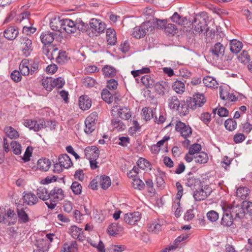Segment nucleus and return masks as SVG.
<instances>
[{"label":"nucleus","instance_id":"f257e3e1","mask_svg":"<svg viewBox=\"0 0 252 252\" xmlns=\"http://www.w3.org/2000/svg\"><path fill=\"white\" fill-rule=\"evenodd\" d=\"M64 192L62 188L54 187L50 191L49 200L45 202V204L49 209H54L58 203L64 199Z\"/></svg>","mask_w":252,"mask_h":252},{"label":"nucleus","instance_id":"f03ea898","mask_svg":"<svg viewBox=\"0 0 252 252\" xmlns=\"http://www.w3.org/2000/svg\"><path fill=\"white\" fill-rule=\"evenodd\" d=\"M105 29V24L103 22L100 20L92 19L89 22L88 27L89 34L90 35V32H92V34L97 35L103 32Z\"/></svg>","mask_w":252,"mask_h":252},{"label":"nucleus","instance_id":"7ed1b4c3","mask_svg":"<svg viewBox=\"0 0 252 252\" xmlns=\"http://www.w3.org/2000/svg\"><path fill=\"white\" fill-rule=\"evenodd\" d=\"M214 36H216V38L218 39V41L211 48L210 52L213 56V58L218 60L219 58H221L223 56L225 47L222 43V39L220 41H219L220 38V35L219 34H214Z\"/></svg>","mask_w":252,"mask_h":252},{"label":"nucleus","instance_id":"20e7f679","mask_svg":"<svg viewBox=\"0 0 252 252\" xmlns=\"http://www.w3.org/2000/svg\"><path fill=\"white\" fill-rule=\"evenodd\" d=\"M152 30L149 22H146L142 23L139 27H136L133 28L132 35L136 38H140L144 37L149 32V29Z\"/></svg>","mask_w":252,"mask_h":252},{"label":"nucleus","instance_id":"39448f33","mask_svg":"<svg viewBox=\"0 0 252 252\" xmlns=\"http://www.w3.org/2000/svg\"><path fill=\"white\" fill-rule=\"evenodd\" d=\"M19 43L23 54L26 56H29L32 51V39L27 36H22L20 37Z\"/></svg>","mask_w":252,"mask_h":252},{"label":"nucleus","instance_id":"423d86ee","mask_svg":"<svg viewBox=\"0 0 252 252\" xmlns=\"http://www.w3.org/2000/svg\"><path fill=\"white\" fill-rule=\"evenodd\" d=\"M97 120V114L92 113L85 120V128L84 131L87 134L91 133L96 127V121Z\"/></svg>","mask_w":252,"mask_h":252},{"label":"nucleus","instance_id":"0eeeda50","mask_svg":"<svg viewBox=\"0 0 252 252\" xmlns=\"http://www.w3.org/2000/svg\"><path fill=\"white\" fill-rule=\"evenodd\" d=\"M175 124L176 130L179 132L183 137L186 139L191 136L192 129L189 125H187L180 121H177Z\"/></svg>","mask_w":252,"mask_h":252},{"label":"nucleus","instance_id":"6e6552de","mask_svg":"<svg viewBox=\"0 0 252 252\" xmlns=\"http://www.w3.org/2000/svg\"><path fill=\"white\" fill-rule=\"evenodd\" d=\"M59 164H56L55 167H59L60 169H57L58 172H60L62 170V167L68 168L71 167L73 163L67 154H63L59 157Z\"/></svg>","mask_w":252,"mask_h":252},{"label":"nucleus","instance_id":"1a4fd4ad","mask_svg":"<svg viewBox=\"0 0 252 252\" xmlns=\"http://www.w3.org/2000/svg\"><path fill=\"white\" fill-rule=\"evenodd\" d=\"M193 197L196 201H201L206 198L211 193V189L208 187H202L198 190L195 188Z\"/></svg>","mask_w":252,"mask_h":252},{"label":"nucleus","instance_id":"9d476101","mask_svg":"<svg viewBox=\"0 0 252 252\" xmlns=\"http://www.w3.org/2000/svg\"><path fill=\"white\" fill-rule=\"evenodd\" d=\"M206 102L204 96L202 94H197L193 96L188 104V106L192 110L195 109L197 107H201Z\"/></svg>","mask_w":252,"mask_h":252},{"label":"nucleus","instance_id":"9b49d317","mask_svg":"<svg viewBox=\"0 0 252 252\" xmlns=\"http://www.w3.org/2000/svg\"><path fill=\"white\" fill-rule=\"evenodd\" d=\"M206 22L204 18L198 16L194 18L192 27L196 33H200L206 30Z\"/></svg>","mask_w":252,"mask_h":252},{"label":"nucleus","instance_id":"f8f14e48","mask_svg":"<svg viewBox=\"0 0 252 252\" xmlns=\"http://www.w3.org/2000/svg\"><path fill=\"white\" fill-rule=\"evenodd\" d=\"M140 219L141 215L138 212L127 213L124 216V220L125 222L130 225L135 224Z\"/></svg>","mask_w":252,"mask_h":252},{"label":"nucleus","instance_id":"ddd939ff","mask_svg":"<svg viewBox=\"0 0 252 252\" xmlns=\"http://www.w3.org/2000/svg\"><path fill=\"white\" fill-rule=\"evenodd\" d=\"M227 208L229 209V212L233 215H235V217L240 219L244 216L245 213V209L242 206L237 205H230L228 206Z\"/></svg>","mask_w":252,"mask_h":252},{"label":"nucleus","instance_id":"4468645a","mask_svg":"<svg viewBox=\"0 0 252 252\" xmlns=\"http://www.w3.org/2000/svg\"><path fill=\"white\" fill-rule=\"evenodd\" d=\"M69 233L73 238L77 239L79 241H83L85 237L83 235L82 229L75 225L71 226L69 229Z\"/></svg>","mask_w":252,"mask_h":252},{"label":"nucleus","instance_id":"2eb2a0df","mask_svg":"<svg viewBox=\"0 0 252 252\" xmlns=\"http://www.w3.org/2000/svg\"><path fill=\"white\" fill-rule=\"evenodd\" d=\"M64 31L68 33L75 32L76 28L74 22L68 19L63 20L62 32Z\"/></svg>","mask_w":252,"mask_h":252},{"label":"nucleus","instance_id":"dca6fc26","mask_svg":"<svg viewBox=\"0 0 252 252\" xmlns=\"http://www.w3.org/2000/svg\"><path fill=\"white\" fill-rule=\"evenodd\" d=\"M84 153L85 156L89 160L97 159L99 155V151L95 146L87 147L84 150Z\"/></svg>","mask_w":252,"mask_h":252},{"label":"nucleus","instance_id":"f3484780","mask_svg":"<svg viewBox=\"0 0 252 252\" xmlns=\"http://www.w3.org/2000/svg\"><path fill=\"white\" fill-rule=\"evenodd\" d=\"M118 112V116L122 119L127 120L131 117V113L130 109L125 106H116L114 107Z\"/></svg>","mask_w":252,"mask_h":252},{"label":"nucleus","instance_id":"a211bd4d","mask_svg":"<svg viewBox=\"0 0 252 252\" xmlns=\"http://www.w3.org/2000/svg\"><path fill=\"white\" fill-rule=\"evenodd\" d=\"M16 215L14 211L9 209L2 216V222L8 225L14 224L16 221Z\"/></svg>","mask_w":252,"mask_h":252},{"label":"nucleus","instance_id":"6ab92c4d","mask_svg":"<svg viewBox=\"0 0 252 252\" xmlns=\"http://www.w3.org/2000/svg\"><path fill=\"white\" fill-rule=\"evenodd\" d=\"M233 222V215L229 212V209L227 208L224 211V214L222 216L221 224L224 226H230Z\"/></svg>","mask_w":252,"mask_h":252},{"label":"nucleus","instance_id":"aec40b11","mask_svg":"<svg viewBox=\"0 0 252 252\" xmlns=\"http://www.w3.org/2000/svg\"><path fill=\"white\" fill-rule=\"evenodd\" d=\"M154 86L156 92L161 95H164L165 93L168 91L169 89L168 83L163 81L157 82L156 84L154 83Z\"/></svg>","mask_w":252,"mask_h":252},{"label":"nucleus","instance_id":"412c9836","mask_svg":"<svg viewBox=\"0 0 252 252\" xmlns=\"http://www.w3.org/2000/svg\"><path fill=\"white\" fill-rule=\"evenodd\" d=\"M30 13L29 11H25L20 13L16 18V22L22 24L23 27L25 25H28L29 23H32L30 19Z\"/></svg>","mask_w":252,"mask_h":252},{"label":"nucleus","instance_id":"4be33fe9","mask_svg":"<svg viewBox=\"0 0 252 252\" xmlns=\"http://www.w3.org/2000/svg\"><path fill=\"white\" fill-rule=\"evenodd\" d=\"M79 106L82 110H88L90 109L92 106V101L87 95L81 96L79 98Z\"/></svg>","mask_w":252,"mask_h":252},{"label":"nucleus","instance_id":"5701e85b","mask_svg":"<svg viewBox=\"0 0 252 252\" xmlns=\"http://www.w3.org/2000/svg\"><path fill=\"white\" fill-rule=\"evenodd\" d=\"M23 194L24 202L26 203L29 205H34L38 201L36 196L33 193L24 192Z\"/></svg>","mask_w":252,"mask_h":252},{"label":"nucleus","instance_id":"b1692460","mask_svg":"<svg viewBox=\"0 0 252 252\" xmlns=\"http://www.w3.org/2000/svg\"><path fill=\"white\" fill-rule=\"evenodd\" d=\"M36 194L39 199L43 201L46 202L49 200L50 192L43 186H41L37 189Z\"/></svg>","mask_w":252,"mask_h":252},{"label":"nucleus","instance_id":"393cba45","mask_svg":"<svg viewBox=\"0 0 252 252\" xmlns=\"http://www.w3.org/2000/svg\"><path fill=\"white\" fill-rule=\"evenodd\" d=\"M27 209V207L24 208L21 206H17V212L18 217L22 222L26 223L29 221V216L26 211V210Z\"/></svg>","mask_w":252,"mask_h":252},{"label":"nucleus","instance_id":"a878e982","mask_svg":"<svg viewBox=\"0 0 252 252\" xmlns=\"http://www.w3.org/2000/svg\"><path fill=\"white\" fill-rule=\"evenodd\" d=\"M230 50L234 54L238 53L243 48V43L237 39H232L230 41Z\"/></svg>","mask_w":252,"mask_h":252},{"label":"nucleus","instance_id":"bb28decb","mask_svg":"<svg viewBox=\"0 0 252 252\" xmlns=\"http://www.w3.org/2000/svg\"><path fill=\"white\" fill-rule=\"evenodd\" d=\"M40 38L44 45L50 44L54 40V35L53 33L46 31L41 33Z\"/></svg>","mask_w":252,"mask_h":252},{"label":"nucleus","instance_id":"cd10ccee","mask_svg":"<svg viewBox=\"0 0 252 252\" xmlns=\"http://www.w3.org/2000/svg\"><path fill=\"white\" fill-rule=\"evenodd\" d=\"M18 31L14 27H10L4 32V37L8 40L14 39L18 34Z\"/></svg>","mask_w":252,"mask_h":252},{"label":"nucleus","instance_id":"c85d7f7f","mask_svg":"<svg viewBox=\"0 0 252 252\" xmlns=\"http://www.w3.org/2000/svg\"><path fill=\"white\" fill-rule=\"evenodd\" d=\"M52 124V121H46L44 119H39L38 121H36L35 131H38L42 130V129L51 127Z\"/></svg>","mask_w":252,"mask_h":252},{"label":"nucleus","instance_id":"c756f323","mask_svg":"<svg viewBox=\"0 0 252 252\" xmlns=\"http://www.w3.org/2000/svg\"><path fill=\"white\" fill-rule=\"evenodd\" d=\"M50 26L52 30L62 32L63 20L60 18H55L51 20Z\"/></svg>","mask_w":252,"mask_h":252},{"label":"nucleus","instance_id":"7c9ffc66","mask_svg":"<svg viewBox=\"0 0 252 252\" xmlns=\"http://www.w3.org/2000/svg\"><path fill=\"white\" fill-rule=\"evenodd\" d=\"M106 38L108 44L114 45L117 42L116 32L114 29H108L106 30Z\"/></svg>","mask_w":252,"mask_h":252},{"label":"nucleus","instance_id":"2f4dec72","mask_svg":"<svg viewBox=\"0 0 252 252\" xmlns=\"http://www.w3.org/2000/svg\"><path fill=\"white\" fill-rule=\"evenodd\" d=\"M51 166V162L47 158H40L38 160L37 167V168L43 171H47Z\"/></svg>","mask_w":252,"mask_h":252},{"label":"nucleus","instance_id":"473e14b6","mask_svg":"<svg viewBox=\"0 0 252 252\" xmlns=\"http://www.w3.org/2000/svg\"><path fill=\"white\" fill-rule=\"evenodd\" d=\"M123 227L117 223H111L107 228V232L110 235L115 236L119 232H122Z\"/></svg>","mask_w":252,"mask_h":252},{"label":"nucleus","instance_id":"72a5a7b5","mask_svg":"<svg viewBox=\"0 0 252 252\" xmlns=\"http://www.w3.org/2000/svg\"><path fill=\"white\" fill-rule=\"evenodd\" d=\"M19 69L20 73L24 76L28 75L31 73L29 65V60L26 59L23 60L19 65Z\"/></svg>","mask_w":252,"mask_h":252},{"label":"nucleus","instance_id":"f704fd0d","mask_svg":"<svg viewBox=\"0 0 252 252\" xmlns=\"http://www.w3.org/2000/svg\"><path fill=\"white\" fill-rule=\"evenodd\" d=\"M203 83L209 88H217L218 84L216 79L211 76H206L203 78Z\"/></svg>","mask_w":252,"mask_h":252},{"label":"nucleus","instance_id":"c9c22d12","mask_svg":"<svg viewBox=\"0 0 252 252\" xmlns=\"http://www.w3.org/2000/svg\"><path fill=\"white\" fill-rule=\"evenodd\" d=\"M250 189L245 187H240L236 191V195L242 200H245L250 193Z\"/></svg>","mask_w":252,"mask_h":252},{"label":"nucleus","instance_id":"e433bc0d","mask_svg":"<svg viewBox=\"0 0 252 252\" xmlns=\"http://www.w3.org/2000/svg\"><path fill=\"white\" fill-rule=\"evenodd\" d=\"M112 125L114 129L119 131H123L126 128V125L124 124L123 122L118 118H114L112 120Z\"/></svg>","mask_w":252,"mask_h":252},{"label":"nucleus","instance_id":"4c0bfd02","mask_svg":"<svg viewBox=\"0 0 252 252\" xmlns=\"http://www.w3.org/2000/svg\"><path fill=\"white\" fill-rule=\"evenodd\" d=\"M141 81L147 88H151L154 86L155 83L154 79L148 75L143 76L141 78Z\"/></svg>","mask_w":252,"mask_h":252},{"label":"nucleus","instance_id":"58836bf2","mask_svg":"<svg viewBox=\"0 0 252 252\" xmlns=\"http://www.w3.org/2000/svg\"><path fill=\"white\" fill-rule=\"evenodd\" d=\"M172 88L177 93L182 94L185 90V84L181 81L176 80L173 83Z\"/></svg>","mask_w":252,"mask_h":252},{"label":"nucleus","instance_id":"ea45409f","mask_svg":"<svg viewBox=\"0 0 252 252\" xmlns=\"http://www.w3.org/2000/svg\"><path fill=\"white\" fill-rule=\"evenodd\" d=\"M168 106L170 109L177 110L181 105L180 100L177 96H172L168 98Z\"/></svg>","mask_w":252,"mask_h":252},{"label":"nucleus","instance_id":"a19ab883","mask_svg":"<svg viewBox=\"0 0 252 252\" xmlns=\"http://www.w3.org/2000/svg\"><path fill=\"white\" fill-rule=\"evenodd\" d=\"M5 134L10 139H15L19 137L18 132L11 126H6L4 130Z\"/></svg>","mask_w":252,"mask_h":252},{"label":"nucleus","instance_id":"79ce46f5","mask_svg":"<svg viewBox=\"0 0 252 252\" xmlns=\"http://www.w3.org/2000/svg\"><path fill=\"white\" fill-rule=\"evenodd\" d=\"M148 230L153 233H158L161 230V225L157 221L151 222L148 225Z\"/></svg>","mask_w":252,"mask_h":252},{"label":"nucleus","instance_id":"37998d69","mask_svg":"<svg viewBox=\"0 0 252 252\" xmlns=\"http://www.w3.org/2000/svg\"><path fill=\"white\" fill-rule=\"evenodd\" d=\"M208 158L207 154L204 152L198 153L194 157L195 162L200 164L205 163L208 161Z\"/></svg>","mask_w":252,"mask_h":252},{"label":"nucleus","instance_id":"c03bdc74","mask_svg":"<svg viewBox=\"0 0 252 252\" xmlns=\"http://www.w3.org/2000/svg\"><path fill=\"white\" fill-rule=\"evenodd\" d=\"M171 19L172 22L180 25H184L187 21L186 17L180 16L177 12L174 13L173 16L171 17Z\"/></svg>","mask_w":252,"mask_h":252},{"label":"nucleus","instance_id":"a18cd8bd","mask_svg":"<svg viewBox=\"0 0 252 252\" xmlns=\"http://www.w3.org/2000/svg\"><path fill=\"white\" fill-rule=\"evenodd\" d=\"M43 87L47 91H51L54 88L53 79L51 78L43 79L41 81Z\"/></svg>","mask_w":252,"mask_h":252},{"label":"nucleus","instance_id":"49530a36","mask_svg":"<svg viewBox=\"0 0 252 252\" xmlns=\"http://www.w3.org/2000/svg\"><path fill=\"white\" fill-rule=\"evenodd\" d=\"M56 54L58 55L56 57V61L58 63L63 64L67 61V56L66 52L60 51L58 52L57 51L56 55Z\"/></svg>","mask_w":252,"mask_h":252},{"label":"nucleus","instance_id":"de8ad7c7","mask_svg":"<svg viewBox=\"0 0 252 252\" xmlns=\"http://www.w3.org/2000/svg\"><path fill=\"white\" fill-rule=\"evenodd\" d=\"M186 186L189 187H193L195 188V187H200L201 185V182L199 179L194 178L193 177H189L187 179V181L186 183Z\"/></svg>","mask_w":252,"mask_h":252},{"label":"nucleus","instance_id":"09e8293b","mask_svg":"<svg viewBox=\"0 0 252 252\" xmlns=\"http://www.w3.org/2000/svg\"><path fill=\"white\" fill-rule=\"evenodd\" d=\"M103 74L106 77H113L116 74V70L111 66L106 65L102 68Z\"/></svg>","mask_w":252,"mask_h":252},{"label":"nucleus","instance_id":"8fccbe9b","mask_svg":"<svg viewBox=\"0 0 252 252\" xmlns=\"http://www.w3.org/2000/svg\"><path fill=\"white\" fill-rule=\"evenodd\" d=\"M100 185L104 189H107L111 184L110 178L107 176H101L100 178Z\"/></svg>","mask_w":252,"mask_h":252},{"label":"nucleus","instance_id":"3c124183","mask_svg":"<svg viewBox=\"0 0 252 252\" xmlns=\"http://www.w3.org/2000/svg\"><path fill=\"white\" fill-rule=\"evenodd\" d=\"M37 247L38 249L44 250V251L45 252L48 251L50 246L48 244V242L44 238L42 239H39L37 241Z\"/></svg>","mask_w":252,"mask_h":252},{"label":"nucleus","instance_id":"603ef678","mask_svg":"<svg viewBox=\"0 0 252 252\" xmlns=\"http://www.w3.org/2000/svg\"><path fill=\"white\" fill-rule=\"evenodd\" d=\"M224 126L227 130L232 131L236 128L237 123L232 119H228L225 121Z\"/></svg>","mask_w":252,"mask_h":252},{"label":"nucleus","instance_id":"864d4df0","mask_svg":"<svg viewBox=\"0 0 252 252\" xmlns=\"http://www.w3.org/2000/svg\"><path fill=\"white\" fill-rule=\"evenodd\" d=\"M156 176L157 186L158 187H162L164 183V173L158 170L156 173Z\"/></svg>","mask_w":252,"mask_h":252},{"label":"nucleus","instance_id":"5fc2aeb1","mask_svg":"<svg viewBox=\"0 0 252 252\" xmlns=\"http://www.w3.org/2000/svg\"><path fill=\"white\" fill-rule=\"evenodd\" d=\"M137 166L136 167H139V169H141L144 170L146 168H150V163H149V162H148L146 159L142 158H141L138 159V160L137 162Z\"/></svg>","mask_w":252,"mask_h":252},{"label":"nucleus","instance_id":"6e6d98bb","mask_svg":"<svg viewBox=\"0 0 252 252\" xmlns=\"http://www.w3.org/2000/svg\"><path fill=\"white\" fill-rule=\"evenodd\" d=\"M11 148L15 155H19L21 153V145L17 141H12L10 143Z\"/></svg>","mask_w":252,"mask_h":252},{"label":"nucleus","instance_id":"4d7b16f0","mask_svg":"<svg viewBox=\"0 0 252 252\" xmlns=\"http://www.w3.org/2000/svg\"><path fill=\"white\" fill-rule=\"evenodd\" d=\"M142 116L145 121H149L153 117V110L147 107L143 108L142 109Z\"/></svg>","mask_w":252,"mask_h":252},{"label":"nucleus","instance_id":"13d9d810","mask_svg":"<svg viewBox=\"0 0 252 252\" xmlns=\"http://www.w3.org/2000/svg\"><path fill=\"white\" fill-rule=\"evenodd\" d=\"M32 25V23H29L28 25H24L23 27V32L26 34V36L35 32L36 29L33 27Z\"/></svg>","mask_w":252,"mask_h":252},{"label":"nucleus","instance_id":"bf43d9fd","mask_svg":"<svg viewBox=\"0 0 252 252\" xmlns=\"http://www.w3.org/2000/svg\"><path fill=\"white\" fill-rule=\"evenodd\" d=\"M39 61L37 59L33 60H29V65L31 68V74H32L38 69Z\"/></svg>","mask_w":252,"mask_h":252},{"label":"nucleus","instance_id":"052dcab7","mask_svg":"<svg viewBox=\"0 0 252 252\" xmlns=\"http://www.w3.org/2000/svg\"><path fill=\"white\" fill-rule=\"evenodd\" d=\"M132 183L133 188L135 189L141 190L144 188L145 184L139 178L132 179Z\"/></svg>","mask_w":252,"mask_h":252},{"label":"nucleus","instance_id":"680f3d73","mask_svg":"<svg viewBox=\"0 0 252 252\" xmlns=\"http://www.w3.org/2000/svg\"><path fill=\"white\" fill-rule=\"evenodd\" d=\"M82 186L77 182H73L71 185V189L76 195H79L82 192Z\"/></svg>","mask_w":252,"mask_h":252},{"label":"nucleus","instance_id":"e2e57ef3","mask_svg":"<svg viewBox=\"0 0 252 252\" xmlns=\"http://www.w3.org/2000/svg\"><path fill=\"white\" fill-rule=\"evenodd\" d=\"M188 107V104L187 105L185 102H183V103L181 104L176 110L178 111L180 116H184L189 113Z\"/></svg>","mask_w":252,"mask_h":252},{"label":"nucleus","instance_id":"0e129e2a","mask_svg":"<svg viewBox=\"0 0 252 252\" xmlns=\"http://www.w3.org/2000/svg\"><path fill=\"white\" fill-rule=\"evenodd\" d=\"M75 24L76 30L78 29L79 31H87L88 32L89 25L81 20H78Z\"/></svg>","mask_w":252,"mask_h":252},{"label":"nucleus","instance_id":"69168bd1","mask_svg":"<svg viewBox=\"0 0 252 252\" xmlns=\"http://www.w3.org/2000/svg\"><path fill=\"white\" fill-rule=\"evenodd\" d=\"M238 59L241 63H247L250 60V57L247 51H243V52L238 57Z\"/></svg>","mask_w":252,"mask_h":252},{"label":"nucleus","instance_id":"338daca9","mask_svg":"<svg viewBox=\"0 0 252 252\" xmlns=\"http://www.w3.org/2000/svg\"><path fill=\"white\" fill-rule=\"evenodd\" d=\"M140 129V126L138 122L136 121H133L132 126L129 128V132L131 135H133Z\"/></svg>","mask_w":252,"mask_h":252},{"label":"nucleus","instance_id":"774afa93","mask_svg":"<svg viewBox=\"0 0 252 252\" xmlns=\"http://www.w3.org/2000/svg\"><path fill=\"white\" fill-rule=\"evenodd\" d=\"M208 219L212 222H215L219 219L218 213L215 211H210L207 214Z\"/></svg>","mask_w":252,"mask_h":252}]
</instances>
